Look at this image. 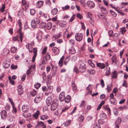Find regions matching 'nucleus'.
<instances>
[{"label":"nucleus","instance_id":"1","mask_svg":"<svg viewBox=\"0 0 128 128\" xmlns=\"http://www.w3.org/2000/svg\"><path fill=\"white\" fill-rule=\"evenodd\" d=\"M79 64L80 66L79 67V71L81 72H83L85 70V64L81 61L79 62Z\"/></svg>","mask_w":128,"mask_h":128},{"label":"nucleus","instance_id":"2","mask_svg":"<svg viewBox=\"0 0 128 128\" xmlns=\"http://www.w3.org/2000/svg\"><path fill=\"white\" fill-rule=\"evenodd\" d=\"M83 35L81 33H78L76 34L75 37L76 40L78 41H81Z\"/></svg>","mask_w":128,"mask_h":128},{"label":"nucleus","instance_id":"3","mask_svg":"<svg viewBox=\"0 0 128 128\" xmlns=\"http://www.w3.org/2000/svg\"><path fill=\"white\" fill-rule=\"evenodd\" d=\"M32 66L27 70L26 72L28 76H32L34 74L35 72L34 70H32Z\"/></svg>","mask_w":128,"mask_h":128},{"label":"nucleus","instance_id":"4","mask_svg":"<svg viewBox=\"0 0 128 128\" xmlns=\"http://www.w3.org/2000/svg\"><path fill=\"white\" fill-rule=\"evenodd\" d=\"M40 96L38 94L34 99V102L36 103L40 102L41 100L42 94L40 93Z\"/></svg>","mask_w":128,"mask_h":128},{"label":"nucleus","instance_id":"5","mask_svg":"<svg viewBox=\"0 0 128 128\" xmlns=\"http://www.w3.org/2000/svg\"><path fill=\"white\" fill-rule=\"evenodd\" d=\"M65 93L64 92H62L60 94L59 96V100L61 101H62L64 100L65 98Z\"/></svg>","mask_w":128,"mask_h":128},{"label":"nucleus","instance_id":"6","mask_svg":"<svg viewBox=\"0 0 128 128\" xmlns=\"http://www.w3.org/2000/svg\"><path fill=\"white\" fill-rule=\"evenodd\" d=\"M2 118L5 119L7 116V114L6 111L5 110H2L0 112Z\"/></svg>","mask_w":128,"mask_h":128},{"label":"nucleus","instance_id":"7","mask_svg":"<svg viewBox=\"0 0 128 128\" xmlns=\"http://www.w3.org/2000/svg\"><path fill=\"white\" fill-rule=\"evenodd\" d=\"M20 28L18 30L17 32L19 33L20 36V39L21 42H22V38L23 37V34L22 33L21 30L22 28L21 26L19 27Z\"/></svg>","mask_w":128,"mask_h":128},{"label":"nucleus","instance_id":"8","mask_svg":"<svg viewBox=\"0 0 128 128\" xmlns=\"http://www.w3.org/2000/svg\"><path fill=\"white\" fill-rule=\"evenodd\" d=\"M87 6L90 8H93L95 6L93 2L91 1H88L86 3Z\"/></svg>","mask_w":128,"mask_h":128},{"label":"nucleus","instance_id":"9","mask_svg":"<svg viewBox=\"0 0 128 128\" xmlns=\"http://www.w3.org/2000/svg\"><path fill=\"white\" fill-rule=\"evenodd\" d=\"M29 109V106L27 104H24L22 108V110L24 113L28 112Z\"/></svg>","mask_w":128,"mask_h":128},{"label":"nucleus","instance_id":"10","mask_svg":"<svg viewBox=\"0 0 128 128\" xmlns=\"http://www.w3.org/2000/svg\"><path fill=\"white\" fill-rule=\"evenodd\" d=\"M9 60H6L3 63V65L5 68H8L10 66V62Z\"/></svg>","mask_w":128,"mask_h":128},{"label":"nucleus","instance_id":"11","mask_svg":"<svg viewBox=\"0 0 128 128\" xmlns=\"http://www.w3.org/2000/svg\"><path fill=\"white\" fill-rule=\"evenodd\" d=\"M37 48H34L33 52L34 54L32 58V62H34L35 60V59L37 55Z\"/></svg>","mask_w":128,"mask_h":128},{"label":"nucleus","instance_id":"12","mask_svg":"<svg viewBox=\"0 0 128 128\" xmlns=\"http://www.w3.org/2000/svg\"><path fill=\"white\" fill-rule=\"evenodd\" d=\"M58 106V104L56 102H53L52 104L51 109L52 111H54L56 110Z\"/></svg>","mask_w":128,"mask_h":128},{"label":"nucleus","instance_id":"13","mask_svg":"<svg viewBox=\"0 0 128 128\" xmlns=\"http://www.w3.org/2000/svg\"><path fill=\"white\" fill-rule=\"evenodd\" d=\"M99 7L103 13L104 14H107L108 11L105 8L101 6V5H99Z\"/></svg>","mask_w":128,"mask_h":128},{"label":"nucleus","instance_id":"14","mask_svg":"<svg viewBox=\"0 0 128 128\" xmlns=\"http://www.w3.org/2000/svg\"><path fill=\"white\" fill-rule=\"evenodd\" d=\"M52 102V99L50 96L48 97L47 98L46 102L47 105L48 106H50Z\"/></svg>","mask_w":128,"mask_h":128},{"label":"nucleus","instance_id":"15","mask_svg":"<svg viewBox=\"0 0 128 128\" xmlns=\"http://www.w3.org/2000/svg\"><path fill=\"white\" fill-rule=\"evenodd\" d=\"M44 2L42 1H38L36 3V6L38 8H40L44 4Z\"/></svg>","mask_w":128,"mask_h":128},{"label":"nucleus","instance_id":"16","mask_svg":"<svg viewBox=\"0 0 128 128\" xmlns=\"http://www.w3.org/2000/svg\"><path fill=\"white\" fill-rule=\"evenodd\" d=\"M26 47L29 50V51L30 52H32V46L31 44L28 43L26 45Z\"/></svg>","mask_w":128,"mask_h":128},{"label":"nucleus","instance_id":"17","mask_svg":"<svg viewBox=\"0 0 128 128\" xmlns=\"http://www.w3.org/2000/svg\"><path fill=\"white\" fill-rule=\"evenodd\" d=\"M53 52L55 55L58 54L59 53V50L58 48L56 47H54L52 48Z\"/></svg>","mask_w":128,"mask_h":128},{"label":"nucleus","instance_id":"18","mask_svg":"<svg viewBox=\"0 0 128 128\" xmlns=\"http://www.w3.org/2000/svg\"><path fill=\"white\" fill-rule=\"evenodd\" d=\"M96 65L97 66L99 67L102 69H104L105 67V64L103 63H97Z\"/></svg>","mask_w":128,"mask_h":128},{"label":"nucleus","instance_id":"19","mask_svg":"<svg viewBox=\"0 0 128 128\" xmlns=\"http://www.w3.org/2000/svg\"><path fill=\"white\" fill-rule=\"evenodd\" d=\"M64 56L60 58V60L58 62V65L59 66L62 67L63 65V61L64 59Z\"/></svg>","mask_w":128,"mask_h":128},{"label":"nucleus","instance_id":"20","mask_svg":"<svg viewBox=\"0 0 128 128\" xmlns=\"http://www.w3.org/2000/svg\"><path fill=\"white\" fill-rule=\"evenodd\" d=\"M70 99L71 97L70 96H68L66 97H65L64 100L66 103H68L70 102Z\"/></svg>","mask_w":128,"mask_h":128},{"label":"nucleus","instance_id":"21","mask_svg":"<svg viewBox=\"0 0 128 128\" xmlns=\"http://www.w3.org/2000/svg\"><path fill=\"white\" fill-rule=\"evenodd\" d=\"M72 86L73 91H75L77 89V87L74 82H72Z\"/></svg>","mask_w":128,"mask_h":128},{"label":"nucleus","instance_id":"22","mask_svg":"<svg viewBox=\"0 0 128 128\" xmlns=\"http://www.w3.org/2000/svg\"><path fill=\"white\" fill-rule=\"evenodd\" d=\"M117 74L116 71H114L112 73L111 77L112 78H114L116 79L117 77Z\"/></svg>","mask_w":128,"mask_h":128},{"label":"nucleus","instance_id":"23","mask_svg":"<svg viewBox=\"0 0 128 128\" xmlns=\"http://www.w3.org/2000/svg\"><path fill=\"white\" fill-rule=\"evenodd\" d=\"M46 26V23L43 22H42L40 23L39 27L41 28H44Z\"/></svg>","mask_w":128,"mask_h":128},{"label":"nucleus","instance_id":"24","mask_svg":"<svg viewBox=\"0 0 128 128\" xmlns=\"http://www.w3.org/2000/svg\"><path fill=\"white\" fill-rule=\"evenodd\" d=\"M58 12V10L57 8H54L52 9L51 11V14L53 15L56 14Z\"/></svg>","mask_w":128,"mask_h":128},{"label":"nucleus","instance_id":"25","mask_svg":"<svg viewBox=\"0 0 128 128\" xmlns=\"http://www.w3.org/2000/svg\"><path fill=\"white\" fill-rule=\"evenodd\" d=\"M53 88L52 87V86L48 87L47 88V93L48 94L51 93L52 92Z\"/></svg>","mask_w":128,"mask_h":128},{"label":"nucleus","instance_id":"26","mask_svg":"<svg viewBox=\"0 0 128 128\" xmlns=\"http://www.w3.org/2000/svg\"><path fill=\"white\" fill-rule=\"evenodd\" d=\"M100 116L101 119L104 120L106 118L107 116L105 114L102 113L100 114Z\"/></svg>","mask_w":128,"mask_h":128},{"label":"nucleus","instance_id":"27","mask_svg":"<svg viewBox=\"0 0 128 128\" xmlns=\"http://www.w3.org/2000/svg\"><path fill=\"white\" fill-rule=\"evenodd\" d=\"M69 53L71 54H74L76 52L75 49L73 47H72L70 48L69 49Z\"/></svg>","mask_w":128,"mask_h":128},{"label":"nucleus","instance_id":"28","mask_svg":"<svg viewBox=\"0 0 128 128\" xmlns=\"http://www.w3.org/2000/svg\"><path fill=\"white\" fill-rule=\"evenodd\" d=\"M110 67L106 68V72L105 73V75L107 76L110 75Z\"/></svg>","mask_w":128,"mask_h":128},{"label":"nucleus","instance_id":"29","mask_svg":"<svg viewBox=\"0 0 128 128\" xmlns=\"http://www.w3.org/2000/svg\"><path fill=\"white\" fill-rule=\"evenodd\" d=\"M104 108L106 110H107L108 112H109V114H111L110 110L108 106L104 105L103 106Z\"/></svg>","mask_w":128,"mask_h":128},{"label":"nucleus","instance_id":"30","mask_svg":"<svg viewBox=\"0 0 128 128\" xmlns=\"http://www.w3.org/2000/svg\"><path fill=\"white\" fill-rule=\"evenodd\" d=\"M40 117L41 120H44L45 119L48 118V116L46 115H41L40 116Z\"/></svg>","mask_w":128,"mask_h":128},{"label":"nucleus","instance_id":"31","mask_svg":"<svg viewBox=\"0 0 128 128\" xmlns=\"http://www.w3.org/2000/svg\"><path fill=\"white\" fill-rule=\"evenodd\" d=\"M71 120H68L66 121L64 123V126H69L71 122Z\"/></svg>","mask_w":128,"mask_h":128},{"label":"nucleus","instance_id":"32","mask_svg":"<svg viewBox=\"0 0 128 128\" xmlns=\"http://www.w3.org/2000/svg\"><path fill=\"white\" fill-rule=\"evenodd\" d=\"M39 14L41 15V16L44 17L45 18H47L48 16L47 14L44 13H42L41 12H40Z\"/></svg>","mask_w":128,"mask_h":128},{"label":"nucleus","instance_id":"33","mask_svg":"<svg viewBox=\"0 0 128 128\" xmlns=\"http://www.w3.org/2000/svg\"><path fill=\"white\" fill-rule=\"evenodd\" d=\"M40 112L38 110H37L36 112L33 115V116L36 118H37Z\"/></svg>","mask_w":128,"mask_h":128},{"label":"nucleus","instance_id":"34","mask_svg":"<svg viewBox=\"0 0 128 128\" xmlns=\"http://www.w3.org/2000/svg\"><path fill=\"white\" fill-rule=\"evenodd\" d=\"M31 24L32 27L34 28L36 27V25L37 24H36V23L34 22V21H33L32 20V21Z\"/></svg>","mask_w":128,"mask_h":128},{"label":"nucleus","instance_id":"35","mask_svg":"<svg viewBox=\"0 0 128 128\" xmlns=\"http://www.w3.org/2000/svg\"><path fill=\"white\" fill-rule=\"evenodd\" d=\"M19 38H20V36H17L13 38V40L14 41H19Z\"/></svg>","mask_w":128,"mask_h":128},{"label":"nucleus","instance_id":"36","mask_svg":"<svg viewBox=\"0 0 128 128\" xmlns=\"http://www.w3.org/2000/svg\"><path fill=\"white\" fill-rule=\"evenodd\" d=\"M126 31V30L125 27L122 28H120V31L122 34H123L124 32H125Z\"/></svg>","mask_w":128,"mask_h":128},{"label":"nucleus","instance_id":"37","mask_svg":"<svg viewBox=\"0 0 128 128\" xmlns=\"http://www.w3.org/2000/svg\"><path fill=\"white\" fill-rule=\"evenodd\" d=\"M112 85L111 84L110 85V86H107V92H109L110 91H111L112 89Z\"/></svg>","mask_w":128,"mask_h":128},{"label":"nucleus","instance_id":"38","mask_svg":"<svg viewBox=\"0 0 128 128\" xmlns=\"http://www.w3.org/2000/svg\"><path fill=\"white\" fill-rule=\"evenodd\" d=\"M70 8V6L68 5H66L64 7H62V9L63 10H66L69 9Z\"/></svg>","mask_w":128,"mask_h":128},{"label":"nucleus","instance_id":"39","mask_svg":"<svg viewBox=\"0 0 128 128\" xmlns=\"http://www.w3.org/2000/svg\"><path fill=\"white\" fill-rule=\"evenodd\" d=\"M52 24L51 22H49L48 23L47 25L46 26L47 29L48 30H50L52 27Z\"/></svg>","mask_w":128,"mask_h":128},{"label":"nucleus","instance_id":"40","mask_svg":"<svg viewBox=\"0 0 128 128\" xmlns=\"http://www.w3.org/2000/svg\"><path fill=\"white\" fill-rule=\"evenodd\" d=\"M45 58L46 60H48L50 59V56L48 53L46 54V55L45 56Z\"/></svg>","mask_w":128,"mask_h":128},{"label":"nucleus","instance_id":"41","mask_svg":"<svg viewBox=\"0 0 128 128\" xmlns=\"http://www.w3.org/2000/svg\"><path fill=\"white\" fill-rule=\"evenodd\" d=\"M87 17L88 18H89L90 20H92V14L90 12H88V13Z\"/></svg>","mask_w":128,"mask_h":128},{"label":"nucleus","instance_id":"42","mask_svg":"<svg viewBox=\"0 0 128 128\" xmlns=\"http://www.w3.org/2000/svg\"><path fill=\"white\" fill-rule=\"evenodd\" d=\"M84 118V117L82 116H81L80 117H79L78 120L79 122H80L83 121Z\"/></svg>","mask_w":128,"mask_h":128},{"label":"nucleus","instance_id":"43","mask_svg":"<svg viewBox=\"0 0 128 128\" xmlns=\"http://www.w3.org/2000/svg\"><path fill=\"white\" fill-rule=\"evenodd\" d=\"M30 94L32 96H34L36 94V92L35 90H33L31 92Z\"/></svg>","mask_w":128,"mask_h":128},{"label":"nucleus","instance_id":"44","mask_svg":"<svg viewBox=\"0 0 128 128\" xmlns=\"http://www.w3.org/2000/svg\"><path fill=\"white\" fill-rule=\"evenodd\" d=\"M16 48L14 47H13L11 48V51L13 53H14L16 51Z\"/></svg>","mask_w":128,"mask_h":128},{"label":"nucleus","instance_id":"45","mask_svg":"<svg viewBox=\"0 0 128 128\" xmlns=\"http://www.w3.org/2000/svg\"><path fill=\"white\" fill-rule=\"evenodd\" d=\"M113 32L112 30H110L108 32V34L109 35V36L110 37H112L113 36Z\"/></svg>","mask_w":128,"mask_h":128},{"label":"nucleus","instance_id":"46","mask_svg":"<svg viewBox=\"0 0 128 128\" xmlns=\"http://www.w3.org/2000/svg\"><path fill=\"white\" fill-rule=\"evenodd\" d=\"M44 125V123L42 122H38L36 126H43Z\"/></svg>","mask_w":128,"mask_h":128},{"label":"nucleus","instance_id":"47","mask_svg":"<svg viewBox=\"0 0 128 128\" xmlns=\"http://www.w3.org/2000/svg\"><path fill=\"white\" fill-rule=\"evenodd\" d=\"M120 118H118L117 119L116 122V124H120L121 122Z\"/></svg>","mask_w":128,"mask_h":128},{"label":"nucleus","instance_id":"48","mask_svg":"<svg viewBox=\"0 0 128 128\" xmlns=\"http://www.w3.org/2000/svg\"><path fill=\"white\" fill-rule=\"evenodd\" d=\"M86 105L85 102L84 100L82 101L81 103L80 106V108L82 107V106H84Z\"/></svg>","mask_w":128,"mask_h":128},{"label":"nucleus","instance_id":"49","mask_svg":"<svg viewBox=\"0 0 128 128\" xmlns=\"http://www.w3.org/2000/svg\"><path fill=\"white\" fill-rule=\"evenodd\" d=\"M75 15L74 14L69 20V22H70L73 21V20L75 19Z\"/></svg>","mask_w":128,"mask_h":128},{"label":"nucleus","instance_id":"50","mask_svg":"<svg viewBox=\"0 0 128 128\" xmlns=\"http://www.w3.org/2000/svg\"><path fill=\"white\" fill-rule=\"evenodd\" d=\"M77 17L80 19H81L83 18V17L81 14L79 13H78L76 14Z\"/></svg>","mask_w":128,"mask_h":128},{"label":"nucleus","instance_id":"51","mask_svg":"<svg viewBox=\"0 0 128 128\" xmlns=\"http://www.w3.org/2000/svg\"><path fill=\"white\" fill-rule=\"evenodd\" d=\"M18 94L20 95H22L23 93V90L22 89L18 90Z\"/></svg>","mask_w":128,"mask_h":128},{"label":"nucleus","instance_id":"52","mask_svg":"<svg viewBox=\"0 0 128 128\" xmlns=\"http://www.w3.org/2000/svg\"><path fill=\"white\" fill-rule=\"evenodd\" d=\"M8 79L10 80V82L12 84H14V80H12L10 76L8 77Z\"/></svg>","mask_w":128,"mask_h":128},{"label":"nucleus","instance_id":"53","mask_svg":"<svg viewBox=\"0 0 128 128\" xmlns=\"http://www.w3.org/2000/svg\"><path fill=\"white\" fill-rule=\"evenodd\" d=\"M41 84L40 83L36 84H34V87L36 89H38L40 86Z\"/></svg>","mask_w":128,"mask_h":128},{"label":"nucleus","instance_id":"54","mask_svg":"<svg viewBox=\"0 0 128 128\" xmlns=\"http://www.w3.org/2000/svg\"><path fill=\"white\" fill-rule=\"evenodd\" d=\"M4 55H6L9 53V51L8 49H5L4 50Z\"/></svg>","mask_w":128,"mask_h":128},{"label":"nucleus","instance_id":"55","mask_svg":"<svg viewBox=\"0 0 128 128\" xmlns=\"http://www.w3.org/2000/svg\"><path fill=\"white\" fill-rule=\"evenodd\" d=\"M36 12L35 10L34 9H32L30 11V14L32 15H33L35 14Z\"/></svg>","mask_w":128,"mask_h":128},{"label":"nucleus","instance_id":"56","mask_svg":"<svg viewBox=\"0 0 128 128\" xmlns=\"http://www.w3.org/2000/svg\"><path fill=\"white\" fill-rule=\"evenodd\" d=\"M47 48L46 47H45L42 50V54H45L46 52Z\"/></svg>","mask_w":128,"mask_h":128},{"label":"nucleus","instance_id":"57","mask_svg":"<svg viewBox=\"0 0 128 128\" xmlns=\"http://www.w3.org/2000/svg\"><path fill=\"white\" fill-rule=\"evenodd\" d=\"M69 42L70 44L72 45H74L75 44L74 41L73 40H70Z\"/></svg>","mask_w":128,"mask_h":128},{"label":"nucleus","instance_id":"58","mask_svg":"<svg viewBox=\"0 0 128 128\" xmlns=\"http://www.w3.org/2000/svg\"><path fill=\"white\" fill-rule=\"evenodd\" d=\"M110 12L112 15L113 16H114L116 17V13L114 12L112 10H110Z\"/></svg>","mask_w":128,"mask_h":128},{"label":"nucleus","instance_id":"59","mask_svg":"<svg viewBox=\"0 0 128 128\" xmlns=\"http://www.w3.org/2000/svg\"><path fill=\"white\" fill-rule=\"evenodd\" d=\"M37 24H38L40 22V21L39 19L37 18H36L34 20H32Z\"/></svg>","mask_w":128,"mask_h":128},{"label":"nucleus","instance_id":"60","mask_svg":"<svg viewBox=\"0 0 128 128\" xmlns=\"http://www.w3.org/2000/svg\"><path fill=\"white\" fill-rule=\"evenodd\" d=\"M100 84L102 88H103L104 86V80L102 79L100 80Z\"/></svg>","mask_w":128,"mask_h":128},{"label":"nucleus","instance_id":"61","mask_svg":"<svg viewBox=\"0 0 128 128\" xmlns=\"http://www.w3.org/2000/svg\"><path fill=\"white\" fill-rule=\"evenodd\" d=\"M11 67L12 69H16L17 68L18 66L16 65H15L13 64L11 65Z\"/></svg>","mask_w":128,"mask_h":128},{"label":"nucleus","instance_id":"62","mask_svg":"<svg viewBox=\"0 0 128 128\" xmlns=\"http://www.w3.org/2000/svg\"><path fill=\"white\" fill-rule=\"evenodd\" d=\"M110 100L111 103H112L115 102L116 100L115 98H114L112 99H110Z\"/></svg>","mask_w":128,"mask_h":128},{"label":"nucleus","instance_id":"63","mask_svg":"<svg viewBox=\"0 0 128 128\" xmlns=\"http://www.w3.org/2000/svg\"><path fill=\"white\" fill-rule=\"evenodd\" d=\"M46 3L49 6H50L51 5V2L50 0H47L46 1Z\"/></svg>","mask_w":128,"mask_h":128},{"label":"nucleus","instance_id":"64","mask_svg":"<svg viewBox=\"0 0 128 128\" xmlns=\"http://www.w3.org/2000/svg\"><path fill=\"white\" fill-rule=\"evenodd\" d=\"M61 35L60 34H58L55 36V39H57L58 38H59L60 37Z\"/></svg>","mask_w":128,"mask_h":128}]
</instances>
